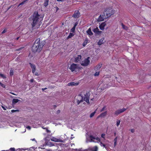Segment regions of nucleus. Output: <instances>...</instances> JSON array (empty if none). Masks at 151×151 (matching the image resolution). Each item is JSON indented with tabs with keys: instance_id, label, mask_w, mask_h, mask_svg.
I'll use <instances>...</instances> for the list:
<instances>
[{
	"instance_id": "f257e3e1",
	"label": "nucleus",
	"mask_w": 151,
	"mask_h": 151,
	"mask_svg": "<svg viewBox=\"0 0 151 151\" xmlns=\"http://www.w3.org/2000/svg\"><path fill=\"white\" fill-rule=\"evenodd\" d=\"M44 16L39 14L38 12H34L32 16L31 17L32 22L31 25L32 28L35 26L37 25L39 27L42 24V21L43 20Z\"/></svg>"
},
{
	"instance_id": "f03ea898",
	"label": "nucleus",
	"mask_w": 151,
	"mask_h": 151,
	"mask_svg": "<svg viewBox=\"0 0 151 151\" xmlns=\"http://www.w3.org/2000/svg\"><path fill=\"white\" fill-rule=\"evenodd\" d=\"M45 44V41H43L41 42L40 38L37 39L32 47V51L34 52H40Z\"/></svg>"
},
{
	"instance_id": "7ed1b4c3",
	"label": "nucleus",
	"mask_w": 151,
	"mask_h": 151,
	"mask_svg": "<svg viewBox=\"0 0 151 151\" xmlns=\"http://www.w3.org/2000/svg\"><path fill=\"white\" fill-rule=\"evenodd\" d=\"M85 94H83L81 93L80 95L78 96L77 99V101L78 104H79L81 102L83 101H85L88 104H89V99L90 93L89 92L85 93Z\"/></svg>"
},
{
	"instance_id": "20e7f679",
	"label": "nucleus",
	"mask_w": 151,
	"mask_h": 151,
	"mask_svg": "<svg viewBox=\"0 0 151 151\" xmlns=\"http://www.w3.org/2000/svg\"><path fill=\"white\" fill-rule=\"evenodd\" d=\"M115 13V10L109 8H106L105 9L103 13L107 19L114 15Z\"/></svg>"
},
{
	"instance_id": "39448f33",
	"label": "nucleus",
	"mask_w": 151,
	"mask_h": 151,
	"mask_svg": "<svg viewBox=\"0 0 151 151\" xmlns=\"http://www.w3.org/2000/svg\"><path fill=\"white\" fill-rule=\"evenodd\" d=\"M69 68L72 72H76L77 70L80 69L78 65L74 63L71 64Z\"/></svg>"
},
{
	"instance_id": "423d86ee",
	"label": "nucleus",
	"mask_w": 151,
	"mask_h": 151,
	"mask_svg": "<svg viewBox=\"0 0 151 151\" xmlns=\"http://www.w3.org/2000/svg\"><path fill=\"white\" fill-rule=\"evenodd\" d=\"M90 57H88L87 58L85 59L83 61H82L81 63V65L83 66H88L90 63V61L89 60Z\"/></svg>"
},
{
	"instance_id": "0eeeda50",
	"label": "nucleus",
	"mask_w": 151,
	"mask_h": 151,
	"mask_svg": "<svg viewBox=\"0 0 151 151\" xmlns=\"http://www.w3.org/2000/svg\"><path fill=\"white\" fill-rule=\"evenodd\" d=\"M81 16L80 13L78 10L75 11L74 14L72 15V17L76 19L79 18Z\"/></svg>"
},
{
	"instance_id": "6e6552de",
	"label": "nucleus",
	"mask_w": 151,
	"mask_h": 151,
	"mask_svg": "<svg viewBox=\"0 0 151 151\" xmlns=\"http://www.w3.org/2000/svg\"><path fill=\"white\" fill-rule=\"evenodd\" d=\"M127 109H126L123 108L117 110L115 112L114 114L116 116H118L120 113H122Z\"/></svg>"
},
{
	"instance_id": "1a4fd4ad",
	"label": "nucleus",
	"mask_w": 151,
	"mask_h": 151,
	"mask_svg": "<svg viewBox=\"0 0 151 151\" xmlns=\"http://www.w3.org/2000/svg\"><path fill=\"white\" fill-rule=\"evenodd\" d=\"M107 19L105 16V15L103 13L102 15H100L97 19V21L99 22L102 21L104 20V19Z\"/></svg>"
},
{
	"instance_id": "9d476101",
	"label": "nucleus",
	"mask_w": 151,
	"mask_h": 151,
	"mask_svg": "<svg viewBox=\"0 0 151 151\" xmlns=\"http://www.w3.org/2000/svg\"><path fill=\"white\" fill-rule=\"evenodd\" d=\"M81 56L80 55H78L76 57L75 59V62L77 63L79 61H81Z\"/></svg>"
},
{
	"instance_id": "9b49d317",
	"label": "nucleus",
	"mask_w": 151,
	"mask_h": 151,
	"mask_svg": "<svg viewBox=\"0 0 151 151\" xmlns=\"http://www.w3.org/2000/svg\"><path fill=\"white\" fill-rule=\"evenodd\" d=\"M29 64L30 65L31 68L32 69V72L33 73H35V72L36 71V67L34 65L30 63H29Z\"/></svg>"
},
{
	"instance_id": "f8f14e48",
	"label": "nucleus",
	"mask_w": 151,
	"mask_h": 151,
	"mask_svg": "<svg viewBox=\"0 0 151 151\" xmlns=\"http://www.w3.org/2000/svg\"><path fill=\"white\" fill-rule=\"evenodd\" d=\"M102 64L100 63L96 66L94 68V70H99L102 66Z\"/></svg>"
},
{
	"instance_id": "ddd939ff",
	"label": "nucleus",
	"mask_w": 151,
	"mask_h": 151,
	"mask_svg": "<svg viewBox=\"0 0 151 151\" xmlns=\"http://www.w3.org/2000/svg\"><path fill=\"white\" fill-rule=\"evenodd\" d=\"M79 84V83H75L74 82H72L70 83H68V86H77Z\"/></svg>"
},
{
	"instance_id": "4468645a",
	"label": "nucleus",
	"mask_w": 151,
	"mask_h": 151,
	"mask_svg": "<svg viewBox=\"0 0 151 151\" xmlns=\"http://www.w3.org/2000/svg\"><path fill=\"white\" fill-rule=\"evenodd\" d=\"M51 141H54L55 142H60L62 141L60 139H57L54 137L52 138L51 139Z\"/></svg>"
},
{
	"instance_id": "2eb2a0df",
	"label": "nucleus",
	"mask_w": 151,
	"mask_h": 151,
	"mask_svg": "<svg viewBox=\"0 0 151 151\" xmlns=\"http://www.w3.org/2000/svg\"><path fill=\"white\" fill-rule=\"evenodd\" d=\"M105 25L106 24L105 23V22L102 23L99 26V28L100 29L102 30H103Z\"/></svg>"
},
{
	"instance_id": "dca6fc26",
	"label": "nucleus",
	"mask_w": 151,
	"mask_h": 151,
	"mask_svg": "<svg viewBox=\"0 0 151 151\" xmlns=\"http://www.w3.org/2000/svg\"><path fill=\"white\" fill-rule=\"evenodd\" d=\"M86 32L87 33V34L89 35H92L93 34V33L91 31V28H89L88 30Z\"/></svg>"
},
{
	"instance_id": "f3484780",
	"label": "nucleus",
	"mask_w": 151,
	"mask_h": 151,
	"mask_svg": "<svg viewBox=\"0 0 151 151\" xmlns=\"http://www.w3.org/2000/svg\"><path fill=\"white\" fill-rule=\"evenodd\" d=\"M107 113V111H106L104 112L101 113L99 116V117H103L106 116Z\"/></svg>"
},
{
	"instance_id": "a211bd4d",
	"label": "nucleus",
	"mask_w": 151,
	"mask_h": 151,
	"mask_svg": "<svg viewBox=\"0 0 151 151\" xmlns=\"http://www.w3.org/2000/svg\"><path fill=\"white\" fill-rule=\"evenodd\" d=\"M104 40V38H102L101 39H100L99 42H98V45H101L104 42H103V41Z\"/></svg>"
},
{
	"instance_id": "6ab92c4d",
	"label": "nucleus",
	"mask_w": 151,
	"mask_h": 151,
	"mask_svg": "<svg viewBox=\"0 0 151 151\" xmlns=\"http://www.w3.org/2000/svg\"><path fill=\"white\" fill-rule=\"evenodd\" d=\"M19 101L18 99H14L12 100V103L13 104H15L17 102Z\"/></svg>"
},
{
	"instance_id": "aec40b11",
	"label": "nucleus",
	"mask_w": 151,
	"mask_h": 151,
	"mask_svg": "<svg viewBox=\"0 0 151 151\" xmlns=\"http://www.w3.org/2000/svg\"><path fill=\"white\" fill-rule=\"evenodd\" d=\"M48 1L49 0H46L45 1L43 4L44 6H45L46 7L48 5Z\"/></svg>"
},
{
	"instance_id": "412c9836",
	"label": "nucleus",
	"mask_w": 151,
	"mask_h": 151,
	"mask_svg": "<svg viewBox=\"0 0 151 151\" xmlns=\"http://www.w3.org/2000/svg\"><path fill=\"white\" fill-rule=\"evenodd\" d=\"M99 29L98 27H96V28H94L93 29V32L95 33H98L99 32Z\"/></svg>"
},
{
	"instance_id": "4be33fe9",
	"label": "nucleus",
	"mask_w": 151,
	"mask_h": 151,
	"mask_svg": "<svg viewBox=\"0 0 151 151\" xmlns=\"http://www.w3.org/2000/svg\"><path fill=\"white\" fill-rule=\"evenodd\" d=\"M122 24V28L126 30H127V29H128V27H127L125 26V25H124L122 23L121 24Z\"/></svg>"
},
{
	"instance_id": "5701e85b",
	"label": "nucleus",
	"mask_w": 151,
	"mask_h": 151,
	"mask_svg": "<svg viewBox=\"0 0 151 151\" xmlns=\"http://www.w3.org/2000/svg\"><path fill=\"white\" fill-rule=\"evenodd\" d=\"M27 1V0H24L23 1H22V2L20 3L18 5V6H19L21 5H22L24 4V3Z\"/></svg>"
},
{
	"instance_id": "b1692460",
	"label": "nucleus",
	"mask_w": 151,
	"mask_h": 151,
	"mask_svg": "<svg viewBox=\"0 0 151 151\" xmlns=\"http://www.w3.org/2000/svg\"><path fill=\"white\" fill-rule=\"evenodd\" d=\"M74 35L72 33H70L69 35L67 37V38L69 39L70 38H71L72 37L74 36Z\"/></svg>"
},
{
	"instance_id": "393cba45",
	"label": "nucleus",
	"mask_w": 151,
	"mask_h": 151,
	"mask_svg": "<svg viewBox=\"0 0 151 151\" xmlns=\"http://www.w3.org/2000/svg\"><path fill=\"white\" fill-rule=\"evenodd\" d=\"M98 150V147L97 146H95L93 147L92 151H97Z\"/></svg>"
},
{
	"instance_id": "a878e982",
	"label": "nucleus",
	"mask_w": 151,
	"mask_h": 151,
	"mask_svg": "<svg viewBox=\"0 0 151 151\" xmlns=\"http://www.w3.org/2000/svg\"><path fill=\"white\" fill-rule=\"evenodd\" d=\"M96 111H95L94 112L92 113L90 115V117L91 118L92 117H93L95 115V114L96 113Z\"/></svg>"
},
{
	"instance_id": "bb28decb",
	"label": "nucleus",
	"mask_w": 151,
	"mask_h": 151,
	"mask_svg": "<svg viewBox=\"0 0 151 151\" xmlns=\"http://www.w3.org/2000/svg\"><path fill=\"white\" fill-rule=\"evenodd\" d=\"M9 73L10 76H12L14 74V71L12 70L11 69Z\"/></svg>"
},
{
	"instance_id": "cd10ccee",
	"label": "nucleus",
	"mask_w": 151,
	"mask_h": 151,
	"mask_svg": "<svg viewBox=\"0 0 151 151\" xmlns=\"http://www.w3.org/2000/svg\"><path fill=\"white\" fill-rule=\"evenodd\" d=\"M89 137L91 141H92V139H96V137L93 136L92 135H90Z\"/></svg>"
},
{
	"instance_id": "c85d7f7f",
	"label": "nucleus",
	"mask_w": 151,
	"mask_h": 151,
	"mask_svg": "<svg viewBox=\"0 0 151 151\" xmlns=\"http://www.w3.org/2000/svg\"><path fill=\"white\" fill-rule=\"evenodd\" d=\"M100 72L99 71H97L96 72V73L94 74V76H98Z\"/></svg>"
},
{
	"instance_id": "c756f323",
	"label": "nucleus",
	"mask_w": 151,
	"mask_h": 151,
	"mask_svg": "<svg viewBox=\"0 0 151 151\" xmlns=\"http://www.w3.org/2000/svg\"><path fill=\"white\" fill-rule=\"evenodd\" d=\"M0 85L4 88H5V85L4 84L2 83L1 82H0Z\"/></svg>"
},
{
	"instance_id": "7c9ffc66",
	"label": "nucleus",
	"mask_w": 151,
	"mask_h": 151,
	"mask_svg": "<svg viewBox=\"0 0 151 151\" xmlns=\"http://www.w3.org/2000/svg\"><path fill=\"white\" fill-rule=\"evenodd\" d=\"M106 106H104V107L101 110L100 112L103 111L104 110L106 109Z\"/></svg>"
},
{
	"instance_id": "2f4dec72",
	"label": "nucleus",
	"mask_w": 151,
	"mask_h": 151,
	"mask_svg": "<svg viewBox=\"0 0 151 151\" xmlns=\"http://www.w3.org/2000/svg\"><path fill=\"white\" fill-rule=\"evenodd\" d=\"M75 27H73L71 29V32H74L75 31Z\"/></svg>"
},
{
	"instance_id": "473e14b6",
	"label": "nucleus",
	"mask_w": 151,
	"mask_h": 151,
	"mask_svg": "<svg viewBox=\"0 0 151 151\" xmlns=\"http://www.w3.org/2000/svg\"><path fill=\"white\" fill-rule=\"evenodd\" d=\"M0 76L4 78H6L5 75L1 73H0Z\"/></svg>"
},
{
	"instance_id": "72a5a7b5",
	"label": "nucleus",
	"mask_w": 151,
	"mask_h": 151,
	"mask_svg": "<svg viewBox=\"0 0 151 151\" xmlns=\"http://www.w3.org/2000/svg\"><path fill=\"white\" fill-rule=\"evenodd\" d=\"M120 122V120H118L116 122V125L117 127H118L119 125Z\"/></svg>"
},
{
	"instance_id": "f704fd0d",
	"label": "nucleus",
	"mask_w": 151,
	"mask_h": 151,
	"mask_svg": "<svg viewBox=\"0 0 151 151\" xmlns=\"http://www.w3.org/2000/svg\"><path fill=\"white\" fill-rule=\"evenodd\" d=\"M87 41H85L83 44V47H85L87 44Z\"/></svg>"
},
{
	"instance_id": "c9c22d12",
	"label": "nucleus",
	"mask_w": 151,
	"mask_h": 151,
	"mask_svg": "<svg viewBox=\"0 0 151 151\" xmlns=\"http://www.w3.org/2000/svg\"><path fill=\"white\" fill-rule=\"evenodd\" d=\"M24 48V47H20L19 48V49H16V51H20L21 50H22L23 48Z\"/></svg>"
},
{
	"instance_id": "e433bc0d",
	"label": "nucleus",
	"mask_w": 151,
	"mask_h": 151,
	"mask_svg": "<svg viewBox=\"0 0 151 151\" xmlns=\"http://www.w3.org/2000/svg\"><path fill=\"white\" fill-rule=\"evenodd\" d=\"M7 29L5 28L4 29L2 32L1 34H3L5 33L7 31Z\"/></svg>"
},
{
	"instance_id": "4c0bfd02",
	"label": "nucleus",
	"mask_w": 151,
	"mask_h": 151,
	"mask_svg": "<svg viewBox=\"0 0 151 151\" xmlns=\"http://www.w3.org/2000/svg\"><path fill=\"white\" fill-rule=\"evenodd\" d=\"M95 139L97 140L98 142H100L101 139L100 138L98 137H96Z\"/></svg>"
},
{
	"instance_id": "58836bf2",
	"label": "nucleus",
	"mask_w": 151,
	"mask_h": 151,
	"mask_svg": "<svg viewBox=\"0 0 151 151\" xmlns=\"http://www.w3.org/2000/svg\"><path fill=\"white\" fill-rule=\"evenodd\" d=\"M19 110H11V112L12 113H14L16 111H18Z\"/></svg>"
},
{
	"instance_id": "ea45409f",
	"label": "nucleus",
	"mask_w": 151,
	"mask_h": 151,
	"mask_svg": "<svg viewBox=\"0 0 151 151\" xmlns=\"http://www.w3.org/2000/svg\"><path fill=\"white\" fill-rule=\"evenodd\" d=\"M9 150L11 151H15V149L14 148H11L9 149Z\"/></svg>"
},
{
	"instance_id": "a19ab883",
	"label": "nucleus",
	"mask_w": 151,
	"mask_h": 151,
	"mask_svg": "<svg viewBox=\"0 0 151 151\" xmlns=\"http://www.w3.org/2000/svg\"><path fill=\"white\" fill-rule=\"evenodd\" d=\"M105 134H101V137H102V138H104L105 137Z\"/></svg>"
},
{
	"instance_id": "79ce46f5",
	"label": "nucleus",
	"mask_w": 151,
	"mask_h": 151,
	"mask_svg": "<svg viewBox=\"0 0 151 151\" xmlns=\"http://www.w3.org/2000/svg\"><path fill=\"white\" fill-rule=\"evenodd\" d=\"M46 132L47 133H50L51 132L50 131L48 130L47 128L46 129Z\"/></svg>"
},
{
	"instance_id": "37998d69",
	"label": "nucleus",
	"mask_w": 151,
	"mask_h": 151,
	"mask_svg": "<svg viewBox=\"0 0 151 151\" xmlns=\"http://www.w3.org/2000/svg\"><path fill=\"white\" fill-rule=\"evenodd\" d=\"M130 131L131 132H132L133 133L134 132V129H130Z\"/></svg>"
},
{
	"instance_id": "c03bdc74",
	"label": "nucleus",
	"mask_w": 151,
	"mask_h": 151,
	"mask_svg": "<svg viewBox=\"0 0 151 151\" xmlns=\"http://www.w3.org/2000/svg\"><path fill=\"white\" fill-rule=\"evenodd\" d=\"M117 139V137L115 138V139H114V142H115V143L116 142Z\"/></svg>"
},
{
	"instance_id": "a18cd8bd",
	"label": "nucleus",
	"mask_w": 151,
	"mask_h": 151,
	"mask_svg": "<svg viewBox=\"0 0 151 151\" xmlns=\"http://www.w3.org/2000/svg\"><path fill=\"white\" fill-rule=\"evenodd\" d=\"M34 79L33 78H31L30 80V82L31 83H32L34 81Z\"/></svg>"
},
{
	"instance_id": "49530a36",
	"label": "nucleus",
	"mask_w": 151,
	"mask_h": 151,
	"mask_svg": "<svg viewBox=\"0 0 151 151\" xmlns=\"http://www.w3.org/2000/svg\"><path fill=\"white\" fill-rule=\"evenodd\" d=\"M101 144H102L103 146L104 147H105V148L106 147V145L105 144H103V143L102 142H101Z\"/></svg>"
},
{
	"instance_id": "de8ad7c7",
	"label": "nucleus",
	"mask_w": 151,
	"mask_h": 151,
	"mask_svg": "<svg viewBox=\"0 0 151 151\" xmlns=\"http://www.w3.org/2000/svg\"><path fill=\"white\" fill-rule=\"evenodd\" d=\"M1 107H2V108L4 110H6V109L3 106H1Z\"/></svg>"
},
{
	"instance_id": "09e8293b",
	"label": "nucleus",
	"mask_w": 151,
	"mask_h": 151,
	"mask_svg": "<svg viewBox=\"0 0 151 151\" xmlns=\"http://www.w3.org/2000/svg\"><path fill=\"white\" fill-rule=\"evenodd\" d=\"M35 75H36V76H38L39 75V74L37 72H36L35 73Z\"/></svg>"
},
{
	"instance_id": "8fccbe9b",
	"label": "nucleus",
	"mask_w": 151,
	"mask_h": 151,
	"mask_svg": "<svg viewBox=\"0 0 151 151\" xmlns=\"http://www.w3.org/2000/svg\"><path fill=\"white\" fill-rule=\"evenodd\" d=\"M114 77H115V79L117 81H118V82H119V81L118 80H117L118 78H117V77H116V76H114Z\"/></svg>"
},
{
	"instance_id": "3c124183",
	"label": "nucleus",
	"mask_w": 151,
	"mask_h": 151,
	"mask_svg": "<svg viewBox=\"0 0 151 151\" xmlns=\"http://www.w3.org/2000/svg\"><path fill=\"white\" fill-rule=\"evenodd\" d=\"M77 25V24L76 23L75 24H74V25L73 27H76V26Z\"/></svg>"
},
{
	"instance_id": "603ef678",
	"label": "nucleus",
	"mask_w": 151,
	"mask_h": 151,
	"mask_svg": "<svg viewBox=\"0 0 151 151\" xmlns=\"http://www.w3.org/2000/svg\"><path fill=\"white\" fill-rule=\"evenodd\" d=\"M60 112V110H58L57 111V114H59Z\"/></svg>"
},
{
	"instance_id": "864d4df0",
	"label": "nucleus",
	"mask_w": 151,
	"mask_h": 151,
	"mask_svg": "<svg viewBox=\"0 0 151 151\" xmlns=\"http://www.w3.org/2000/svg\"><path fill=\"white\" fill-rule=\"evenodd\" d=\"M47 89V88H42V91H44L46 89Z\"/></svg>"
},
{
	"instance_id": "5fc2aeb1",
	"label": "nucleus",
	"mask_w": 151,
	"mask_h": 151,
	"mask_svg": "<svg viewBox=\"0 0 151 151\" xmlns=\"http://www.w3.org/2000/svg\"><path fill=\"white\" fill-rule=\"evenodd\" d=\"M27 128H29V129L31 128L29 126H27Z\"/></svg>"
},
{
	"instance_id": "6e6d98bb",
	"label": "nucleus",
	"mask_w": 151,
	"mask_h": 151,
	"mask_svg": "<svg viewBox=\"0 0 151 151\" xmlns=\"http://www.w3.org/2000/svg\"><path fill=\"white\" fill-rule=\"evenodd\" d=\"M11 7H12V6H10L8 8V9H7V10H9V9L11 8Z\"/></svg>"
},
{
	"instance_id": "4d7b16f0",
	"label": "nucleus",
	"mask_w": 151,
	"mask_h": 151,
	"mask_svg": "<svg viewBox=\"0 0 151 151\" xmlns=\"http://www.w3.org/2000/svg\"><path fill=\"white\" fill-rule=\"evenodd\" d=\"M19 37H17V38L16 39V40H18L19 39Z\"/></svg>"
},
{
	"instance_id": "13d9d810",
	"label": "nucleus",
	"mask_w": 151,
	"mask_h": 151,
	"mask_svg": "<svg viewBox=\"0 0 151 151\" xmlns=\"http://www.w3.org/2000/svg\"><path fill=\"white\" fill-rule=\"evenodd\" d=\"M53 107L54 108H55L56 107V106L55 105H54L53 106Z\"/></svg>"
},
{
	"instance_id": "bf43d9fd",
	"label": "nucleus",
	"mask_w": 151,
	"mask_h": 151,
	"mask_svg": "<svg viewBox=\"0 0 151 151\" xmlns=\"http://www.w3.org/2000/svg\"><path fill=\"white\" fill-rule=\"evenodd\" d=\"M116 144V143H115V142H114V145L115 146Z\"/></svg>"
},
{
	"instance_id": "052dcab7",
	"label": "nucleus",
	"mask_w": 151,
	"mask_h": 151,
	"mask_svg": "<svg viewBox=\"0 0 151 151\" xmlns=\"http://www.w3.org/2000/svg\"><path fill=\"white\" fill-rule=\"evenodd\" d=\"M32 141H34L35 140V138L33 139H32Z\"/></svg>"
},
{
	"instance_id": "680f3d73",
	"label": "nucleus",
	"mask_w": 151,
	"mask_h": 151,
	"mask_svg": "<svg viewBox=\"0 0 151 151\" xmlns=\"http://www.w3.org/2000/svg\"><path fill=\"white\" fill-rule=\"evenodd\" d=\"M42 128H43V129H46L47 128H44V127H42Z\"/></svg>"
},
{
	"instance_id": "e2e57ef3",
	"label": "nucleus",
	"mask_w": 151,
	"mask_h": 151,
	"mask_svg": "<svg viewBox=\"0 0 151 151\" xmlns=\"http://www.w3.org/2000/svg\"><path fill=\"white\" fill-rule=\"evenodd\" d=\"M57 1H61V0H57Z\"/></svg>"
},
{
	"instance_id": "0e129e2a",
	"label": "nucleus",
	"mask_w": 151,
	"mask_h": 151,
	"mask_svg": "<svg viewBox=\"0 0 151 151\" xmlns=\"http://www.w3.org/2000/svg\"><path fill=\"white\" fill-rule=\"evenodd\" d=\"M93 99H91V101H93Z\"/></svg>"
},
{
	"instance_id": "69168bd1",
	"label": "nucleus",
	"mask_w": 151,
	"mask_h": 151,
	"mask_svg": "<svg viewBox=\"0 0 151 151\" xmlns=\"http://www.w3.org/2000/svg\"><path fill=\"white\" fill-rule=\"evenodd\" d=\"M53 145H53V144H51V146H53Z\"/></svg>"
},
{
	"instance_id": "338daca9",
	"label": "nucleus",
	"mask_w": 151,
	"mask_h": 151,
	"mask_svg": "<svg viewBox=\"0 0 151 151\" xmlns=\"http://www.w3.org/2000/svg\"><path fill=\"white\" fill-rule=\"evenodd\" d=\"M6 108L7 109H8V108H7V106H6Z\"/></svg>"
},
{
	"instance_id": "774afa93",
	"label": "nucleus",
	"mask_w": 151,
	"mask_h": 151,
	"mask_svg": "<svg viewBox=\"0 0 151 151\" xmlns=\"http://www.w3.org/2000/svg\"><path fill=\"white\" fill-rule=\"evenodd\" d=\"M23 150H25L24 149H23Z\"/></svg>"
}]
</instances>
